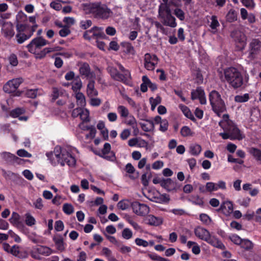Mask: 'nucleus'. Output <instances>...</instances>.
<instances>
[{
    "label": "nucleus",
    "instance_id": "obj_1",
    "mask_svg": "<svg viewBox=\"0 0 261 261\" xmlns=\"http://www.w3.org/2000/svg\"><path fill=\"white\" fill-rule=\"evenodd\" d=\"M82 6L86 13L92 14L96 19H107L113 14L107 5L99 2L83 4Z\"/></svg>",
    "mask_w": 261,
    "mask_h": 261
},
{
    "label": "nucleus",
    "instance_id": "obj_2",
    "mask_svg": "<svg viewBox=\"0 0 261 261\" xmlns=\"http://www.w3.org/2000/svg\"><path fill=\"white\" fill-rule=\"evenodd\" d=\"M159 7V16L162 19L164 25L171 28H175L177 26L176 19L171 14V6L178 7L180 3L176 5L171 3V0H162Z\"/></svg>",
    "mask_w": 261,
    "mask_h": 261
},
{
    "label": "nucleus",
    "instance_id": "obj_3",
    "mask_svg": "<svg viewBox=\"0 0 261 261\" xmlns=\"http://www.w3.org/2000/svg\"><path fill=\"white\" fill-rule=\"evenodd\" d=\"M208 98L212 110L218 117H220L221 114L226 111V107L221 95L217 91L213 90L209 93Z\"/></svg>",
    "mask_w": 261,
    "mask_h": 261
},
{
    "label": "nucleus",
    "instance_id": "obj_4",
    "mask_svg": "<svg viewBox=\"0 0 261 261\" xmlns=\"http://www.w3.org/2000/svg\"><path fill=\"white\" fill-rule=\"evenodd\" d=\"M224 74L226 81L234 89H238L242 86L243 76L236 68H227L224 70Z\"/></svg>",
    "mask_w": 261,
    "mask_h": 261
},
{
    "label": "nucleus",
    "instance_id": "obj_5",
    "mask_svg": "<svg viewBox=\"0 0 261 261\" xmlns=\"http://www.w3.org/2000/svg\"><path fill=\"white\" fill-rule=\"evenodd\" d=\"M119 69L122 72L120 73L115 68H112L110 70V74L111 77L115 81L122 83L129 86H132V76L130 72L125 69L120 63L117 64Z\"/></svg>",
    "mask_w": 261,
    "mask_h": 261
},
{
    "label": "nucleus",
    "instance_id": "obj_6",
    "mask_svg": "<svg viewBox=\"0 0 261 261\" xmlns=\"http://www.w3.org/2000/svg\"><path fill=\"white\" fill-rule=\"evenodd\" d=\"M119 69L122 72L120 73L115 68H112L110 70V74L111 77L115 81L122 83L129 86H132V76L130 72L125 69L120 63L117 64Z\"/></svg>",
    "mask_w": 261,
    "mask_h": 261
},
{
    "label": "nucleus",
    "instance_id": "obj_7",
    "mask_svg": "<svg viewBox=\"0 0 261 261\" xmlns=\"http://www.w3.org/2000/svg\"><path fill=\"white\" fill-rule=\"evenodd\" d=\"M219 125L225 132H229L233 140H242L245 137V135L241 133L240 129L232 121H227L224 124H223L222 121H220Z\"/></svg>",
    "mask_w": 261,
    "mask_h": 261
},
{
    "label": "nucleus",
    "instance_id": "obj_8",
    "mask_svg": "<svg viewBox=\"0 0 261 261\" xmlns=\"http://www.w3.org/2000/svg\"><path fill=\"white\" fill-rule=\"evenodd\" d=\"M56 157L59 164L64 166L67 164L69 166H74L76 163L75 158L65 149H61L60 153H56Z\"/></svg>",
    "mask_w": 261,
    "mask_h": 261
},
{
    "label": "nucleus",
    "instance_id": "obj_9",
    "mask_svg": "<svg viewBox=\"0 0 261 261\" xmlns=\"http://www.w3.org/2000/svg\"><path fill=\"white\" fill-rule=\"evenodd\" d=\"M49 42L42 37H37L34 38L27 45L28 51L32 54H35L37 49H40L42 47L48 44Z\"/></svg>",
    "mask_w": 261,
    "mask_h": 261
},
{
    "label": "nucleus",
    "instance_id": "obj_10",
    "mask_svg": "<svg viewBox=\"0 0 261 261\" xmlns=\"http://www.w3.org/2000/svg\"><path fill=\"white\" fill-rule=\"evenodd\" d=\"M23 82L22 78H16L8 81L3 86V90L7 93H12L18 88Z\"/></svg>",
    "mask_w": 261,
    "mask_h": 261
},
{
    "label": "nucleus",
    "instance_id": "obj_11",
    "mask_svg": "<svg viewBox=\"0 0 261 261\" xmlns=\"http://www.w3.org/2000/svg\"><path fill=\"white\" fill-rule=\"evenodd\" d=\"M159 59L154 54L146 53L144 55V67L147 70L152 71L158 63Z\"/></svg>",
    "mask_w": 261,
    "mask_h": 261
},
{
    "label": "nucleus",
    "instance_id": "obj_12",
    "mask_svg": "<svg viewBox=\"0 0 261 261\" xmlns=\"http://www.w3.org/2000/svg\"><path fill=\"white\" fill-rule=\"evenodd\" d=\"M131 206L133 212L140 216H145L149 212V207L146 204L141 203L138 201L132 203Z\"/></svg>",
    "mask_w": 261,
    "mask_h": 261
},
{
    "label": "nucleus",
    "instance_id": "obj_13",
    "mask_svg": "<svg viewBox=\"0 0 261 261\" xmlns=\"http://www.w3.org/2000/svg\"><path fill=\"white\" fill-rule=\"evenodd\" d=\"M261 51V41L257 39L252 40L249 44V58L254 59Z\"/></svg>",
    "mask_w": 261,
    "mask_h": 261
},
{
    "label": "nucleus",
    "instance_id": "obj_14",
    "mask_svg": "<svg viewBox=\"0 0 261 261\" xmlns=\"http://www.w3.org/2000/svg\"><path fill=\"white\" fill-rule=\"evenodd\" d=\"M79 73L82 76H84L89 80L95 76L94 72L91 71L89 64L87 62L81 64Z\"/></svg>",
    "mask_w": 261,
    "mask_h": 261
},
{
    "label": "nucleus",
    "instance_id": "obj_15",
    "mask_svg": "<svg viewBox=\"0 0 261 261\" xmlns=\"http://www.w3.org/2000/svg\"><path fill=\"white\" fill-rule=\"evenodd\" d=\"M38 27V24L33 25V27L31 28V31L28 34L25 33H17L16 38L18 43L22 44L25 41L30 38L34 33L36 31Z\"/></svg>",
    "mask_w": 261,
    "mask_h": 261
},
{
    "label": "nucleus",
    "instance_id": "obj_16",
    "mask_svg": "<svg viewBox=\"0 0 261 261\" xmlns=\"http://www.w3.org/2000/svg\"><path fill=\"white\" fill-rule=\"evenodd\" d=\"M88 33H92L93 39H104L106 37L105 34L103 31V29L101 27H93L91 29L86 31V36H88Z\"/></svg>",
    "mask_w": 261,
    "mask_h": 261
},
{
    "label": "nucleus",
    "instance_id": "obj_17",
    "mask_svg": "<svg viewBox=\"0 0 261 261\" xmlns=\"http://www.w3.org/2000/svg\"><path fill=\"white\" fill-rule=\"evenodd\" d=\"M194 232L197 237L204 241H206L210 236V233L207 229L201 227L196 228Z\"/></svg>",
    "mask_w": 261,
    "mask_h": 261
},
{
    "label": "nucleus",
    "instance_id": "obj_18",
    "mask_svg": "<svg viewBox=\"0 0 261 261\" xmlns=\"http://www.w3.org/2000/svg\"><path fill=\"white\" fill-rule=\"evenodd\" d=\"M237 36L235 38L236 46L239 50H243L246 45V38L244 34L239 33L237 34Z\"/></svg>",
    "mask_w": 261,
    "mask_h": 261
},
{
    "label": "nucleus",
    "instance_id": "obj_19",
    "mask_svg": "<svg viewBox=\"0 0 261 261\" xmlns=\"http://www.w3.org/2000/svg\"><path fill=\"white\" fill-rule=\"evenodd\" d=\"M205 242L215 247L223 250L225 249L224 245L216 237L211 236L210 235Z\"/></svg>",
    "mask_w": 261,
    "mask_h": 261
},
{
    "label": "nucleus",
    "instance_id": "obj_20",
    "mask_svg": "<svg viewBox=\"0 0 261 261\" xmlns=\"http://www.w3.org/2000/svg\"><path fill=\"white\" fill-rule=\"evenodd\" d=\"M218 211H221L225 215L231 213L233 211L232 203L230 201L223 202Z\"/></svg>",
    "mask_w": 261,
    "mask_h": 261
},
{
    "label": "nucleus",
    "instance_id": "obj_21",
    "mask_svg": "<svg viewBox=\"0 0 261 261\" xmlns=\"http://www.w3.org/2000/svg\"><path fill=\"white\" fill-rule=\"evenodd\" d=\"M161 186L168 191H172L176 189V183L171 178L163 179Z\"/></svg>",
    "mask_w": 261,
    "mask_h": 261
},
{
    "label": "nucleus",
    "instance_id": "obj_22",
    "mask_svg": "<svg viewBox=\"0 0 261 261\" xmlns=\"http://www.w3.org/2000/svg\"><path fill=\"white\" fill-rule=\"evenodd\" d=\"M87 92L88 96L93 97L98 95V91L95 88V82L90 79L87 87Z\"/></svg>",
    "mask_w": 261,
    "mask_h": 261
},
{
    "label": "nucleus",
    "instance_id": "obj_23",
    "mask_svg": "<svg viewBox=\"0 0 261 261\" xmlns=\"http://www.w3.org/2000/svg\"><path fill=\"white\" fill-rule=\"evenodd\" d=\"M3 32L5 37L11 38L15 34L14 28L11 22H7L3 27Z\"/></svg>",
    "mask_w": 261,
    "mask_h": 261
},
{
    "label": "nucleus",
    "instance_id": "obj_24",
    "mask_svg": "<svg viewBox=\"0 0 261 261\" xmlns=\"http://www.w3.org/2000/svg\"><path fill=\"white\" fill-rule=\"evenodd\" d=\"M178 107L187 118L193 122H195L196 121V119L194 117L193 114L187 106L182 104H179L178 105Z\"/></svg>",
    "mask_w": 261,
    "mask_h": 261
},
{
    "label": "nucleus",
    "instance_id": "obj_25",
    "mask_svg": "<svg viewBox=\"0 0 261 261\" xmlns=\"http://www.w3.org/2000/svg\"><path fill=\"white\" fill-rule=\"evenodd\" d=\"M20 215L16 213L13 212L9 221L11 223L16 225L18 227L24 228V226L22 222L20 221Z\"/></svg>",
    "mask_w": 261,
    "mask_h": 261
},
{
    "label": "nucleus",
    "instance_id": "obj_26",
    "mask_svg": "<svg viewBox=\"0 0 261 261\" xmlns=\"http://www.w3.org/2000/svg\"><path fill=\"white\" fill-rule=\"evenodd\" d=\"M84 114L83 110L81 108H77L76 109H74L72 112L71 116L73 118H76L78 117L79 116H80L81 119L83 120L84 122H87L89 121V116L88 115H86L85 117H83V115Z\"/></svg>",
    "mask_w": 261,
    "mask_h": 261
},
{
    "label": "nucleus",
    "instance_id": "obj_27",
    "mask_svg": "<svg viewBox=\"0 0 261 261\" xmlns=\"http://www.w3.org/2000/svg\"><path fill=\"white\" fill-rule=\"evenodd\" d=\"M148 224L152 226H159L163 223V219L161 217H155L150 215L148 218Z\"/></svg>",
    "mask_w": 261,
    "mask_h": 261
},
{
    "label": "nucleus",
    "instance_id": "obj_28",
    "mask_svg": "<svg viewBox=\"0 0 261 261\" xmlns=\"http://www.w3.org/2000/svg\"><path fill=\"white\" fill-rule=\"evenodd\" d=\"M204 91L201 87H198L195 90L191 91V99L195 100L204 96Z\"/></svg>",
    "mask_w": 261,
    "mask_h": 261
},
{
    "label": "nucleus",
    "instance_id": "obj_29",
    "mask_svg": "<svg viewBox=\"0 0 261 261\" xmlns=\"http://www.w3.org/2000/svg\"><path fill=\"white\" fill-rule=\"evenodd\" d=\"M248 151L257 162L261 164V150L260 149L255 147H251L249 149Z\"/></svg>",
    "mask_w": 261,
    "mask_h": 261
},
{
    "label": "nucleus",
    "instance_id": "obj_30",
    "mask_svg": "<svg viewBox=\"0 0 261 261\" xmlns=\"http://www.w3.org/2000/svg\"><path fill=\"white\" fill-rule=\"evenodd\" d=\"M201 145L196 143L192 144L189 147L190 153L194 156H198L201 153Z\"/></svg>",
    "mask_w": 261,
    "mask_h": 261
},
{
    "label": "nucleus",
    "instance_id": "obj_31",
    "mask_svg": "<svg viewBox=\"0 0 261 261\" xmlns=\"http://www.w3.org/2000/svg\"><path fill=\"white\" fill-rule=\"evenodd\" d=\"M65 93L64 90H59L58 88L53 87V91L51 95V102H54L60 96H62Z\"/></svg>",
    "mask_w": 261,
    "mask_h": 261
},
{
    "label": "nucleus",
    "instance_id": "obj_32",
    "mask_svg": "<svg viewBox=\"0 0 261 261\" xmlns=\"http://www.w3.org/2000/svg\"><path fill=\"white\" fill-rule=\"evenodd\" d=\"M33 27L28 24H17L16 25V30L17 33H24L28 34L31 31V28Z\"/></svg>",
    "mask_w": 261,
    "mask_h": 261
},
{
    "label": "nucleus",
    "instance_id": "obj_33",
    "mask_svg": "<svg viewBox=\"0 0 261 261\" xmlns=\"http://www.w3.org/2000/svg\"><path fill=\"white\" fill-rule=\"evenodd\" d=\"M53 241L59 250L64 249L63 238L60 234H57L53 237Z\"/></svg>",
    "mask_w": 261,
    "mask_h": 261
},
{
    "label": "nucleus",
    "instance_id": "obj_34",
    "mask_svg": "<svg viewBox=\"0 0 261 261\" xmlns=\"http://www.w3.org/2000/svg\"><path fill=\"white\" fill-rule=\"evenodd\" d=\"M3 159L8 164L14 165L16 155L8 152H4L2 154Z\"/></svg>",
    "mask_w": 261,
    "mask_h": 261
},
{
    "label": "nucleus",
    "instance_id": "obj_35",
    "mask_svg": "<svg viewBox=\"0 0 261 261\" xmlns=\"http://www.w3.org/2000/svg\"><path fill=\"white\" fill-rule=\"evenodd\" d=\"M37 252L43 255L48 256L51 254V249L45 246H39L36 249Z\"/></svg>",
    "mask_w": 261,
    "mask_h": 261
},
{
    "label": "nucleus",
    "instance_id": "obj_36",
    "mask_svg": "<svg viewBox=\"0 0 261 261\" xmlns=\"http://www.w3.org/2000/svg\"><path fill=\"white\" fill-rule=\"evenodd\" d=\"M125 170L127 173L130 174L129 177L132 179H135L138 176V172L137 173L136 176L132 175L135 172V169L131 163H129L126 165Z\"/></svg>",
    "mask_w": 261,
    "mask_h": 261
},
{
    "label": "nucleus",
    "instance_id": "obj_37",
    "mask_svg": "<svg viewBox=\"0 0 261 261\" xmlns=\"http://www.w3.org/2000/svg\"><path fill=\"white\" fill-rule=\"evenodd\" d=\"M226 20L229 22H232L237 19V14L233 9H230L226 16Z\"/></svg>",
    "mask_w": 261,
    "mask_h": 261
},
{
    "label": "nucleus",
    "instance_id": "obj_38",
    "mask_svg": "<svg viewBox=\"0 0 261 261\" xmlns=\"http://www.w3.org/2000/svg\"><path fill=\"white\" fill-rule=\"evenodd\" d=\"M132 203L128 200L123 199L117 203V207L121 210H125L128 208L131 205Z\"/></svg>",
    "mask_w": 261,
    "mask_h": 261
},
{
    "label": "nucleus",
    "instance_id": "obj_39",
    "mask_svg": "<svg viewBox=\"0 0 261 261\" xmlns=\"http://www.w3.org/2000/svg\"><path fill=\"white\" fill-rule=\"evenodd\" d=\"M24 112L25 110L23 108H17L11 111L10 116L12 118H17L24 114Z\"/></svg>",
    "mask_w": 261,
    "mask_h": 261
},
{
    "label": "nucleus",
    "instance_id": "obj_40",
    "mask_svg": "<svg viewBox=\"0 0 261 261\" xmlns=\"http://www.w3.org/2000/svg\"><path fill=\"white\" fill-rule=\"evenodd\" d=\"M240 246L241 248L246 250H250L253 247V245L252 242L248 239L242 240Z\"/></svg>",
    "mask_w": 261,
    "mask_h": 261
},
{
    "label": "nucleus",
    "instance_id": "obj_41",
    "mask_svg": "<svg viewBox=\"0 0 261 261\" xmlns=\"http://www.w3.org/2000/svg\"><path fill=\"white\" fill-rule=\"evenodd\" d=\"M180 134L184 137L188 136H192L194 133L191 130V128L188 126H184L180 129Z\"/></svg>",
    "mask_w": 261,
    "mask_h": 261
},
{
    "label": "nucleus",
    "instance_id": "obj_42",
    "mask_svg": "<svg viewBox=\"0 0 261 261\" xmlns=\"http://www.w3.org/2000/svg\"><path fill=\"white\" fill-rule=\"evenodd\" d=\"M25 223L29 226H32L36 224V220L30 213L25 214Z\"/></svg>",
    "mask_w": 261,
    "mask_h": 261
},
{
    "label": "nucleus",
    "instance_id": "obj_43",
    "mask_svg": "<svg viewBox=\"0 0 261 261\" xmlns=\"http://www.w3.org/2000/svg\"><path fill=\"white\" fill-rule=\"evenodd\" d=\"M75 81V82L73 83L72 86V89L74 92L77 93L79 92L81 89L82 87V83L79 76L76 77Z\"/></svg>",
    "mask_w": 261,
    "mask_h": 261
},
{
    "label": "nucleus",
    "instance_id": "obj_44",
    "mask_svg": "<svg viewBox=\"0 0 261 261\" xmlns=\"http://www.w3.org/2000/svg\"><path fill=\"white\" fill-rule=\"evenodd\" d=\"M121 45L125 49L124 51L126 54H131L134 51V48L130 42H123L121 43Z\"/></svg>",
    "mask_w": 261,
    "mask_h": 261
},
{
    "label": "nucleus",
    "instance_id": "obj_45",
    "mask_svg": "<svg viewBox=\"0 0 261 261\" xmlns=\"http://www.w3.org/2000/svg\"><path fill=\"white\" fill-rule=\"evenodd\" d=\"M143 83L141 84L140 90L144 93L147 91L148 83L149 81V79L146 75H143L142 78Z\"/></svg>",
    "mask_w": 261,
    "mask_h": 261
},
{
    "label": "nucleus",
    "instance_id": "obj_46",
    "mask_svg": "<svg viewBox=\"0 0 261 261\" xmlns=\"http://www.w3.org/2000/svg\"><path fill=\"white\" fill-rule=\"evenodd\" d=\"M117 111L121 117L126 118L128 116V110L124 106H119L117 108Z\"/></svg>",
    "mask_w": 261,
    "mask_h": 261
},
{
    "label": "nucleus",
    "instance_id": "obj_47",
    "mask_svg": "<svg viewBox=\"0 0 261 261\" xmlns=\"http://www.w3.org/2000/svg\"><path fill=\"white\" fill-rule=\"evenodd\" d=\"M126 124L132 126L133 129H137V120L133 115L128 116V119L126 121Z\"/></svg>",
    "mask_w": 261,
    "mask_h": 261
},
{
    "label": "nucleus",
    "instance_id": "obj_48",
    "mask_svg": "<svg viewBox=\"0 0 261 261\" xmlns=\"http://www.w3.org/2000/svg\"><path fill=\"white\" fill-rule=\"evenodd\" d=\"M249 99L248 93H245L243 95H237L234 97V101L237 102H245Z\"/></svg>",
    "mask_w": 261,
    "mask_h": 261
},
{
    "label": "nucleus",
    "instance_id": "obj_49",
    "mask_svg": "<svg viewBox=\"0 0 261 261\" xmlns=\"http://www.w3.org/2000/svg\"><path fill=\"white\" fill-rule=\"evenodd\" d=\"M76 99L77 100V102L81 106H85L86 104V100L84 95L80 92H78L76 93Z\"/></svg>",
    "mask_w": 261,
    "mask_h": 261
},
{
    "label": "nucleus",
    "instance_id": "obj_50",
    "mask_svg": "<svg viewBox=\"0 0 261 261\" xmlns=\"http://www.w3.org/2000/svg\"><path fill=\"white\" fill-rule=\"evenodd\" d=\"M173 14L181 21H183L185 19V13L180 8H175L174 10Z\"/></svg>",
    "mask_w": 261,
    "mask_h": 261
},
{
    "label": "nucleus",
    "instance_id": "obj_51",
    "mask_svg": "<svg viewBox=\"0 0 261 261\" xmlns=\"http://www.w3.org/2000/svg\"><path fill=\"white\" fill-rule=\"evenodd\" d=\"M63 211L67 215H70L74 212V208L71 204L64 203L63 206Z\"/></svg>",
    "mask_w": 261,
    "mask_h": 261
},
{
    "label": "nucleus",
    "instance_id": "obj_52",
    "mask_svg": "<svg viewBox=\"0 0 261 261\" xmlns=\"http://www.w3.org/2000/svg\"><path fill=\"white\" fill-rule=\"evenodd\" d=\"M122 237L126 240H129L133 237V232L128 228H125L122 231Z\"/></svg>",
    "mask_w": 261,
    "mask_h": 261
},
{
    "label": "nucleus",
    "instance_id": "obj_53",
    "mask_svg": "<svg viewBox=\"0 0 261 261\" xmlns=\"http://www.w3.org/2000/svg\"><path fill=\"white\" fill-rule=\"evenodd\" d=\"M71 31L69 29V26L64 25L63 28L59 31V34L60 36L65 37L69 35Z\"/></svg>",
    "mask_w": 261,
    "mask_h": 261
},
{
    "label": "nucleus",
    "instance_id": "obj_54",
    "mask_svg": "<svg viewBox=\"0 0 261 261\" xmlns=\"http://www.w3.org/2000/svg\"><path fill=\"white\" fill-rule=\"evenodd\" d=\"M98 156L100 157L106 159L108 161L114 162L116 160V156L115 154L113 151H112L110 152V155H107V154H98Z\"/></svg>",
    "mask_w": 261,
    "mask_h": 261
},
{
    "label": "nucleus",
    "instance_id": "obj_55",
    "mask_svg": "<svg viewBox=\"0 0 261 261\" xmlns=\"http://www.w3.org/2000/svg\"><path fill=\"white\" fill-rule=\"evenodd\" d=\"M111 146L110 143H106L103 145V147L101 150V153H95L96 154H107L110 152Z\"/></svg>",
    "mask_w": 261,
    "mask_h": 261
},
{
    "label": "nucleus",
    "instance_id": "obj_56",
    "mask_svg": "<svg viewBox=\"0 0 261 261\" xmlns=\"http://www.w3.org/2000/svg\"><path fill=\"white\" fill-rule=\"evenodd\" d=\"M205 188L207 191L212 192L218 190L216 184L213 182H207L205 185Z\"/></svg>",
    "mask_w": 261,
    "mask_h": 261
},
{
    "label": "nucleus",
    "instance_id": "obj_57",
    "mask_svg": "<svg viewBox=\"0 0 261 261\" xmlns=\"http://www.w3.org/2000/svg\"><path fill=\"white\" fill-rule=\"evenodd\" d=\"M38 89H28L25 92L27 97L31 98H35L37 96Z\"/></svg>",
    "mask_w": 261,
    "mask_h": 261
},
{
    "label": "nucleus",
    "instance_id": "obj_58",
    "mask_svg": "<svg viewBox=\"0 0 261 261\" xmlns=\"http://www.w3.org/2000/svg\"><path fill=\"white\" fill-rule=\"evenodd\" d=\"M212 22L210 24V27L212 29L215 30L219 27L220 24L218 21L217 17L216 15H213L211 17Z\"/></svg>",
    "mask_w": 261,
    "mask_h": 261
},
{
    "label": "nucleus",
    "instance_id": "obj_59",
    "mask_svg": "<svg viewBox=\"0 0 261 261\" xmlns=\"http://www.w3.org/2000/svg\"><path fill=\"white\" fill-rule=\"evenodd\" d=\"M92 22L91 20H81L80 23V28L86 30L92 25Z\"/></svg>",
    "mask_w": 261,
    "mask_h": 261
},
{
    "label": "nucleus",
    "instance_id": "obj_60",
    "mask_svg": "<svg viewBox=\"0 0 261 261\" xmlns=\"http://www.w3.org/2000/svg\"><path fill=\"white\" fill-rule=\"evenodd\" d=\"M159 130L162 132H165L168 128V121L167 119H163L162 122L160 124Z\"/></svg>",
    "mask_w": 261,
    "mask_h": 261
},
{
    "label": "nucleus",
    "instance_id": "obj_61",
    "mask_svg": "<svg viewBox=\"0 0 261 261\" xmlns=\"http://www.w3.org/2000/svg\"><path fill=\"white\" fill-rule=\"evenodd\" d=\"M17 154L20 157H32V154L23 149H20L18 150L17 151Z\"/></svg>",
    "mask_w": 261,
    "mask_h": 261
},
{
    "label": "nucleus",
    "instance_id": "obj_62",
    "mask_svg": "<svg viewBox=\"0 0 261 261\" xmlns=\"http://www.w3.org/2000/svg\"><path fill=\"white\" fill-rule=\"evenodd\" d=\"M135 242L137 245L139 246H143L144 247H146L149 245V243L147 241L138 238L135 239Z\"/></svg>",
    "mask_w": 261,
    "mask_h": 261
},
{
    "label": "nucleus",
    "instance_id": "obj_63",
    "mask_svg": "<svg viewBox=\"0 0 261 261\" xmlns=\"http://www.w3.org/2000/svg\"><path fill=\"white\" fill-rule=\"evenodd\" d=\"M151 175H149L148 177H147V174L144 173L141 176V182L144 187H146L148 186L149 180L150 178Z\"/></svg>",
    "mask_w": 261,
    "mask_h": 261
},
{
    "label": "nucleus",
    "instance_id": "obj_64",
    "mask_svg": "<svg viewBox=\"0 0 261 261\" xmlns=\"http://www.w3.org/2000/svg\"><path fill=\"white\" fill-rule=\"evenodd\" d=\"M10 64L13 66H16L18 64L17 56L15 54H12L9 58Z\"/></svg>",
    "mask_w": 261,
    "mask_h": 261
}]
</instances>
